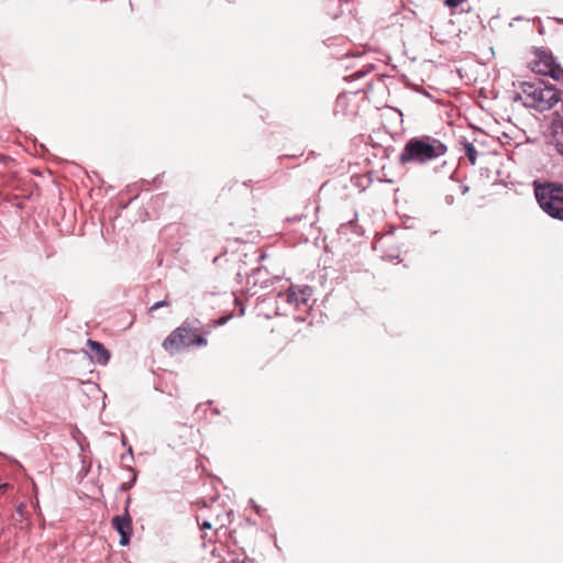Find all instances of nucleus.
<instances>
[{
	"label": "nucleus",
	"mask_w": 563,
	"mask_h": 563,
	"mask_svg": "<svg viewBox=\"0 0 563 563\" xmlns=\"http://www.w3.org/2000/svg\"><path fill=\"white\" fill-rule=\"evenodd\" d=\"M448 152V146L439 139L423 134L410 137L404 145L398 162L401 165H426Z\"/></svg>",
	"instance_id": "obj_1"
},
{
	"label": "nucleus",
	"mask_w": 563,
	"mask_h": 563,
	"mask_svg": "<svg viewBox=\"0 0 563 563\" xmlns=\"http://www.w3.org/2000/svg\"><path fill=\"white\" fill-rule=\"evenodd\" d=\"M534 195L540 208L551 218L563 221V184L536 185Z\"/></svg>",
	"instance_id": "obj_2"
},
{
	"label": "nucleus",
	"mask_w": 563,
	"mask_h": 563,
	"mask_svg": "<svg viewBox=\"0 0 563 563\" xmlns=\"http://www.w3.org/2000/svg\"><path fill=\"white\" fill-rule=\"evenodd\" d=\"M520 88L526 96L525 106L528 108L542 112L552 109L560 101L559 91L552 86H543L542 81L539 84L525 81Z\"/></svg>",
	"instance_id": "obj_3"
},
{
	"label": "nucleus",
	"mask_w": 563,
	"mask_h": 563,
	"mask_svg": "<svg viewBox=\"0 0 563 563\" xmlns=\"http://www.w3.org/2000/svg\"><path fill=\"white\" fill-rule=\"evenodd\" d=\"M191 345L205 346L207 339L185 324L174 330L163 342V347L172 354Z\"/></svg>",
	"instance_id": "obj_4"
},
{
	"label": "nucleus",
	"mask_w": 563,
	"mask_h": 563,
	"mask_svg": "<svg viewBox=\"0 0 563 563\" xmlns=\"http://www.w3.org/2000/svg\"><path fill=\"white\" fill-rule=\"evenodd\" d=\"M538 60L534 63L532 70L537 74L550 76L553 79L559 80L563 75V69L555 62L551 54L540 52L537 54Z\"/></svg>",
	"instance_id": "obj_5"
},
{
	"label": "nucleus",
	"mask_w": 563,
	"mask_h": 563,
	"mask_svg": "<svg viewBox=\"0 0 563 563\" xmlns=\"http://www.w3.org/2000/svg\"><path fill=\"white\" fill-rule=\"evenodd\" d=\"M128 512V508L125 509ZM112 527L120 534V544L128 545L132 536V519L129 514L112 518Z\"/></svg>",
	"instance_id": "obj_6"
},
{
	"label": "nucleus",
	"mask_w": 563,
	"mask_h": 563,
	"mask_svg": "<svg viewBox=\"0 0 563 563\" xmlns=\"http://www.w3.org/2000/svg\"><path fill=\"white\" fill-rule=\"evenodd\" d=\"M313 290L308 285L302 286H290L286 292V300L288 303H294L296 306L305 305L312 296Z\"/></svg>",
	"instance_id": "obj_7"
},
{
	"label": "nucleus",
	"mask_w": 563,
	"mask_h": 563,
	"mask_svg": "<svg viewBox=\"0 0 563 563\" xmlns=\"http://www.w3.org/2000/svg\"><path fill=\"white\" fill-rule=\"evenodd\" d=\"M87 344L89 345V347L91 350L90 358L93 362H96L100 365H106L109 362L110 356H111L110 352L108 349H106V346L102 343L89 339L87 341Z\"/></svg>",
	"instance_id": "obj_8"
},
{
	"label": "nucleus",
	"mask_w": 563,
	"mask_h": 563,
	"mask_svg": "<svg viewBox=\"0 0 563 563\" xmlns=\"http://www.w3.org/2000/svg\"><path fill=\"white\" fill-rule=\"evenodd\" d=\"M461 144L463 146L465 156L468 158L471 165H473V166L476 165V162H477V151H476L475 146L471 142H468L467 140L461 141Z\"/></svg>",
	"instance_id": "obj_9"
},
{
	"label": "nucleus",
	"mask_w": 563,
	"mask_h": 563,
	"mask_svg": "<svg viewBox=\"0 0 563 563\" xmlns=\"http://www.w3.org/2000/svg\"><path fill=\"white\" fill-rule=\"evenodd\" d=\"M25 508H26L25 504L20 503L16 506L15 514L12 516L13 520H15L16 522H22L25 518Z\"/></svg>",
	"instance_id": "obj_10"
},
{
	"label": "nucleus",
	"mask_w": 563,
	"mask_h": 563,
	"mask_svg": "<svg viewBox=\"0 0 563 563\" xmlns=\"http://www.w3.org/2000/svg\"><path fill=\"white\" fill-rule=\"evenodd\" d=\"M170 305V302L167 300V299H164V300H161V301H157L155 302L154 305H152L148 309L150 312H153L159 308H163V307H168Z\"/></svg>",
	"instance_id": "obj_11"
},
{
	"label": "nucleus",
	"mask_w": 563,
	"mask_h": 563,
	"mask_svg": "<svg viewBox=\"0 0 563 563\" xmlns=\"http://www.w3.org/2000/svg\"><path fill=\"white\" fill-rule=\"evenodd\" d=\"M465 0H445L444 4L449 8H456Z\"/></svg>",
	"instance_id": "obj_12"
},
{
	"label": "nucleus",
	"mask_w": 563,
	"mask_h": 563,
	"mask_svg": "<svg viewBox=\"0 0 563 563\" xmlns=\"http://www.w3.org/2000/svg\"><path fill=\"white\" fill-rule=\"evenodd\" d=\"M558 146H559V152L563 155V123H562V135H561V139L558 140Z\"/></svg>",
	"instance_id": "obj_13"
},
{
	"label": "nucleus",
	"mask_w": 563,
	"mask_h": 563,
	"mask_svg": "<svg viewBox=\"0 0 563 563\" xmlns=\"http://www.w3.org/2000/svg\"><path fill=\"white\" fill-rule=\"evenodd\" d=\"M211 522L205 520L200 523V529H211Z\"/></svg>",
	"instance_id": "obj_14"
},
{
	"label": "nucleus",
	"mask_w": 563,
	"mask_h": 563,
	"mask_svg": "<svg viewBox=\"0 0 563 563\" xmlns=\"http://www.w3.org/2000/svg\"><path fill=\"white\" fill-rule=\"evenodd\" d=\"M10 485L8 483L0 484V492L5 490Z\"/></svg>",
	"instance_id": "obj_15"
},
{
	"label": "nucleus",
	"mask_w": 563,
	"mask_h": 563,
	"mask_svg": "<svg viewBox=\"0 0 563 563\" xmlns=\"http://www.w3.org/2000/svg\"><path fill=\"white\" fill-rule=\"evenodd\" d=\"M224 321H225L224 319H221V320L219 321V324L224 323Z\"/></svg>",
	"instance_id": "obj_16"
}]
</instances>
